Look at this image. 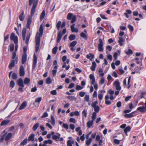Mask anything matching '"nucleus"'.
<instances>
[{
	"label": "nucleus",
	"instance_id": "obj_24",
	"mask_svg": "<svg viewBox=\"0 0 146 146\" xmlns=\"http://www.w3.org/2000/svg\"><path fill=\"white\" fill-rule=\"evenodd\" d=\"M130 130L131 127L129 126H128L124 128V132L127 135V132L129 131H130Z\"/></svg>",
	"mask_w": 146,
	"mask_h": 146
},
{
	"label": "nucleus",
	"instance_id": "obj_47",
	"mask_svg": "<svg viewBox=\"0 0 146 146\" xmlns=\"http://www.w3.org/2000/svg\"><path fill=\"white\" fill-rule=\"evenodd\" d=\"M72 20L71 21V23H74L76 20V17L75 15L73 16V17L71 19Z\"/></svg>",
	"mask_w": 146,
	"mask_h": 146
},
{
	"label": "nucleus",
	"instance_id": "obj_42",
	"mask_svg": "<svg viewBox=\"0 0 146 146\" xmlns=\"http://www.w3.org/2000/svg\"><path fill=\"white\" fill-rule=\"evenodd\" d=\"M15 83L14 81L13 80H11L10 82V87L11 88H13L14 87V86H15Z\"/></svg>",
	"mask_w": 146,
	"mask_h": 146
},
{
	"label": "nucleus",
	"instance_id": "obj_41",
	"mask_svg": "<svg viewBox=\"0 0 146 146\" xmlns=\"http://www.w3.org/2000/svg\"><path fill=\"white\" fill-rule=\"evenodd\" d=\"M58 49V47L56 46L54 47L52 50V52L53 54H55L57 52Z\"/></svg>",
	"mask_w": 146,
	"mask_h": 146
},
{
	"label": "nucleus",
	"instance_id": "obj_4",
	"mask_svg": "<svg viewBox=\"0 0 146 146\" xmlns=\"http://www.w3.org/2000/svg\"><path fill=\"white\" fill-rule=\"evenodd\" d=\"M38 0H36L33 3V7L31 9V16L32 17L35 12V9L37 6Z\"/></svg>",
	"mask_w": 146,
	"mask_h": 146
},
{
	"label": "nucleus",
	"instance_id": "obj_50",
	"mask_svg": "<svg viewBox=\"0 0 146 146\" xmlns=\"http://www.w3.org/2000/svg\"><path fill=\"white\" fill-rule=\"evenodd\" d=\"M94 108V111L96 112L97 113L99 112L100 110V108L99 106H97L96 107Z\"/></svg>",
	"mask_w": 146,
	"mask_h": 146
},
{
	"label": "nucleus",
	"instance_id": "obj_15",
	"mask_svg": "<svg viewBox=\"0 0 146 146\" xmlns=\"http://www.w3.org/2000/svg\"><path fill=\"white\" fill-rule=\"evenodd\" d=\"M15 60H11V63L9 65V68L11 69L12 68L14 67L15 66Z\"/></svg>",
	"mask_w": 146,
	"mask_h": 146
},
{
	"label": "nucleus",
	"instance_id": "obj_43",
	"mask_svg": "<svg viewBox=\"0 0 146 146\" xmlns=\"http://www.w3.org/2000/svg\"><path fill=\"white\" fill-rule=\"evenodd\" d=\"M51 123L52 125H54L55 123V120L54 117L53 116H51Z\"/></svg>",
	"mask_w": 146,
	"mask_h": 146
},
{
	"label": "nucleus",
	"instance_id": "obj_6",
	"mask_svg": "<svg viewBox=\"0 0 146 146\" xmlns=\"http://www.w3.org/2000/svg\"><path fill=\"white\" fill-rule=\"evenodd\" d=\"M113 85L115 87L117 90L119 91L121 90V87L120 86V83L118 80H115L113 83Z\"/></svg>",
	"mask_w": 146,
	"mask_h": 146
},
{
	"label": "nucleus",
	"instance_id": "obj_22",
	"mask_svg": "<svg viewBox=\"0 0 146 146\" xmlns=\"http://www.w3.org/2000/svg\"><path fill=\"white\" fill-rule=\"evenodd\" d=\"M35 135L33 134H31L29 137L28 140L29 141H33L34 139Z\"/></svg>",
	"mask_w": 146,
	"mask_h": 146
},
{
	"label": "nucleus",
	"instance_id": "obj_7",
	"mask_svg": "<svg viewBox=\"0 0 146 146\" xmlns=\"http://www.w3.org/2000/svg\"><path fill=\"white\" fill-rule=\"evenodd\" d=\"M32 17L30 16H29L28 17L27 21V28L29 29H30V25L32 22Z\"/></svg>",
	"mask_w": 146,
	"mask_h": 146
},
{
	"label": "nucleus",
	"instance_id": "obj_28",
	"mask_svg": "<svg viewBox=\"0 0 146 146\" xmlns=\"http://www.w3.org/2000/svg\"><path fill=\"white\" fill-rule=\"evenodd\" d=\"M93 121L91 120L88 121L87 123V125L88 128H90L93 123Z\"/></svg>",
	"mask_w": 146,
	"mask_h": 146
},
{
	"label": "nucleus",
	"instance_id": "obj_36",
	"mask_svg": "<svg viewBox=\"0 0 146 146\" xmlns=\"http://www.w3.org/2000/svg\"><path fill=\"white\" fill-rule=\"evenodd\" d=\"M30 82V79L26 78H25L24 80V83L25 84H29Z\"/></svg>",
	"mask_w": 146,
	"mask_h": 146
},
{
	"label": "nucleus",
	"instance_id": "obj_61",
	"mask_svg": "<svg viewBox=\"0 0 146 146\" xmlns=\"http://www.w3.org/2000/svg\"><path fill=\"white\" fill-rule=\"evenodd\" d=\"M67 143L68 146H72V143H73V142L72 141L71 142L70 140H69L68 141Z\"/></svg>",
	"mask_w": 146,
	"mask_h": 146
},
{
	"label": "nucleus",
	"instance_id": "obj_25",
	"mask_svg": "<svg viewBox=\"0 0 146 146\" xmlns=\"http://www.w3.org/2000/svg\"><path fill=\"white\" fill-rule=\"evenodd\" d=\"M45 15V12L44 10L42 11L41 13L40 17V21H42L44 18V17Z\"/></svg>",
	"mask_w": 146,
	"mask_h": 146
},
{
	"label": "nucleus",
	"instance_id": "obj_40",
	"mask_svg": "<svg viewBox=\"0 0 146 146\" xmlns=\"http://www.w3.org/2000/svg\"><path fill=\"white\" fill-rule=\"evenodd\" d=\"M30 34L28 35L27 36L25 42L27 44L29 43V39L30 38Z\"/></svg>",
	"mask_w": 146,
	"mask_h": 146
},
{
	"label": "nucleus",
	"instance_id": "obj_63",
	"mask_svg": "<svg viewBox=\"0 0 146 146\" xmlns=\"http://www.w3.org/2000/svg\"><path fill=\"white\" fill-rule=\"evenodd\" d=\"M108 93L111 95H113L114 93V92L111 89H110L108 91Z\"/></svg>",
	"mask_w": 146,
	"mask_h": 146
},
{
	"label": "nucleus",
	"instance_id": "obj_53",
	"mask_svg": "<svg viewBox=\"0 0 146 146\" xmlns=\"http://www.w3.org/2000/svg\"><path fill=\"white\" fill-rule=\"evenodd\" d=\"M16 52H13L12 53V59L13 60H14L16 56Z\"/></svg>",
	"mask_w": 146,
	"mask_h": 146
},
{
	"label": "nucleus",
	"instance_id": "obj_2",
	"mask_svg": "<svg viewBox=\"0 0 146 146\" xmlns=\"http://www.w3.org/2000/svg\"><path fill=\"white\" fill-rule=\"evenodd\" d=\"M89 78L92 80L91 84L94 85L95 89L96 90H97L98 88V85L97 84L95 83V80L94 76L92 74H90L89 76Z\"/></svg>",
	"mask_w": 146,
	"mask_h": 146
},
{
	"label": "nucleus",
	"instance_id": "obj_19",
	"mask_svg": "<svg viewBox=\"0 0 146 146\" xmlns=\"http://www.w3.org/2000/svg\"><path fill=\"white\" fill-rule=\"evenodd\" d=\"M10 121V120L8 119L4 120L1 123V126L5 125L8 124Z\"/></svg>",
	"mask_w": 146,
	"mask_h": 146
},
{
	"label": "nucleus",
	"instance_id": "obj_20",
	"mask_svg": "<svg viewBox=\"0 0 146 146\" xmlns=\"http://www.w3.org/2000/svg\"><path fill=\"white\" fill-rule=\"evenodd\" d=\"M135 111L131 112V113L128 114H125L124 115V116L126 118H131L134 116L133 113Z\"/></svg>",
	"mask_w": 146,
	"mask_h": 146
},
{
	"label": "nucleus",
	"instance_id": "obj_32",
	"mask_svg": "<svg viewBox=\"0 0 146 146\" xmlns=\"http://www.w3.org/2000/svg\"><path fill=\"white\" fill-rule=\"evenodd\" d=\"M73 16V14L71 13H69L68 14L67 18L68 20H71Z\"/></svg>",
	"mask_w": 146,
	"mask_h": 146
},
{
	"label": "nucleus",
	"instance_id": "obj_8",
	"mask_svg": "<svg viewBox=\"0 0 146 146\" xmlns=\"http://www.w3.org/2000/svg\"><path fill=\"white\" fill-rule=\"evenodd\" d=\"M37 57L36 56L35 54H34L33 62V69H35L36 67V63L37 62Z\"/></svg>",
	"mask_w": 146,
	"mask_h": 146
},
{
	"label": "nucleus",
	"instance_id": "obj_13",
	"mask_svg": "<svg viewBox=\"0 0 146 146\" xmlns=\"http://www.w3.org/2000/svg\"><path fill=\"white\" fill-rule=\"evenodd\" d=\"M94 55L91 53H90L88 54L86 56V58L88 59H89L90 60L92 61V59L94 57Z\"/></svg>",
	"mask_w": 146,
	"mask_h": 146
},
{
	"label": "nucleus",
	"instance_id": "obj_5",
	"mask_svg": "<svg viewBox=\"0 0 146 146\" xmlns=\"http://www.w3.org/2000/svg\"><path fill=\"white\" fill-rule=\"evenodd\" d=\"M10 39L11 40L14 41L15 44H17V43L18 38L17 36H15L14 33H12L11 34Z\"/></svg>",
	"mask_w": 146,
	"mask_h": 146
},
{
	"label": "nucleus",
	"instance_id": "obj_49",
	"mask_svg": "<svg viewBox=\"0 0 146 146\" xmlns=\"http://www.w3.org/2000/svg\"><path fill=\"white\" fill-rule=\"evenodd\" d=\"M24 18V16L23 15V13L22 15H20L19 16V19L20 21H23Z\"/></svg>",
	"mask_w": 146,
	"mask_h": 146
},
{
	"label": "nucleus",
	"instance_id": "obj_64",
	"mask_svg": "<svg viewBox=\"0 0 146 146\" xmlns=\"http://www.w3.org/2000/svg\"><path fill=\"white\" fill-rule=\"evenodd\" d=\"M98 97L99 100L101 101L102 99L103 98V95L101 94H98Z\"/></svg>",
	"mask_w": 146,
	"mask_h": 146
},
{
	"label": "nucleus",
	"instance_id": "obj_23",
	"mask_svg": "<svg viewBox=\"0 0 146 146\" xmlns=\"http://www.w3.org/2000/svg\"><path fill=\"white\" fill-rule=\"evenodd\" d=\"M12 136V133H8L5 138V141L9 140L11 137Z\"/></svg>",
	"mask_w": 146,
	"mask_h": 146
},
{
	"label": "nucleus",
	"instance_id": "obj_59",
	"mask_svg": "<svg viewBox=\"0 0 146 146\" xmlns=\"http://www.w3.org/2000/svg\"><path fill=\"white\" fill-rule=\"evenodd\" d=\"M120 142V141L117 139H114L113 141L114 143L115 144H119Z\"/></svg>",
	"mask_w": 146,
	"mask_h": 146
},
{
	"label": "nucleus",
	"instance_id": "obj_52",
	"mask_svg": "<svg viewBox=\"0 0 146 146\" xmlns=\"http://www.w3.org/2000/svg\"><path fill=\"white\" fill-rule=\"evenodd\" d=\"M69 121L71 122L75 123L76 122V120L75 118H70L69 119Z\"/></svg>",
	"mask_w": 146,
	"mask_h": 146
},
{
	"label": "nucleus",
	"instance_id": "obj_9",
	"mask_svg": "<svg viewBox=\"0 0 146 146\" xmlns=\"http://www.w3.org/2000/svg\"><path fill=\"white\" fill-rule=\"evenodd\" d=\"M20 75L21 76H23L25 75V73L24 68L22 66H20Z\"/></svg>",
	"mask_w": 146,
	"mask_h": 146
},
{
	"label": "nucleus",
	"instance_id": "obj_48",
	"mask_svg": "<svg viewBox=\"0 0 146 146\" xmlns=\"http://www.w3.org/2000/svg\"><path fill=\"white\" fill-rule=\"evenodd\" d=\"M14 44H11L10 46V50L12 52L14 50Z\"/></svg>",
	"mask_w": 146,
	"mask_h": 146
},
{
	"label": "nucleus",
	"instance_id": "obj_17",
	"mask_svg": "<svg viewBox=\"0 0 146 146\" xmlns=\"http://www.w3.org/2000/svg\"><path fill=\"white\" fill-rule=\"evenodd\" d=\"M18 84L19 86L22 88L24 87V85L23 84V81L22 79L20 78L19 79L18 81Z\"/></svg>",
	"mask_w": 146,
	"mask_h": 146
},
{
	"label": "nucleus",
	"instance_id": "obj_12",
	"mask_svg": "<svg viewBox=\"0 0 146 146\" xmlns=\"http://www.w3.org/2000/svg\"><path fill=\"white\" fill-rule=\"evenodd\" d=\"M26 29L25 28H24L22 30V36L23 40L24 41L25 40L26 34Z\"/></svg>",
	"mask_w": 146,
	"mask_h": 146
},
{
	"label": "nucleus",
	"instance_id": "obj_27",
	"mask_svg": "<svg viewBox=\"0 0 146 146\" xmlns=\"http://www.w3.org/2000/svg\"><path fill=\"white\" fill-rule=\"evenodd\" d=\"M119 40L118 41V42L119 45L121 46H122V45H123V43H122V42L124 41V39H123V38L121 37H119Z\"/></svg>",
	"mask_w": 146,
	"mask_h": 146
},
{
	"label": "nucleus",
	"instance_id": "obj_55",
	"mask_svg": "<svg viewBox=\"0 0 146 146\" xmlns=\"http://www.w3.org/2000/svg\"><path fill=\"white\" fill-rule=\"evenodd\" d=\"M72 31V32H75L76 33H77L78 31V29L77 28H75L74 27V29L73 28V29H71Z\"/></svg>",
	"mask_w": 146,
	"mask_h": 146
},
{
	"label": "nucleus",
	"instance_id": "obj_57",
	"mask_svg": "<svg viewBox=\"0 0 146 146\" xmlns=\"http://www.w3.org/2000/svg\"><path fill=\"white\" fill-rule=\"evenodd\" d=\"M83 88V87H81L79 85H77L76 87V89L77 90H79L82 89Z\"/></svg>",
	"mask_w": 146,
	"mask_h": 146
},
{
	"label": "nucleus",
	"instance_id": "obj_46",
	"mask_svg": "<svg viewBox=\"0 0 146 146\" xmlns=\"http://www.w3.org/2000/svg\"><path fill=\"white\" fill-rule=\"evenodd\" d=\"M126 54L127 55H129L133 54V51L130 49H129L127 52H125Z\"/></svg>",
	"mask_w": 146,
	"mask_h": 146
},
{
	"label": "nucleus",
	"instance_id": "obj_10",
	"mask_svg": "<svg viewBox=\"0 0 146 146\" xmlns=\"http://www.w3.org/2000/svg\"><path fill=\"white\" fill-rule=\"evenodd\" d=\"M137 110L141 112H144L146 111V108L144 106L139 107L137 108Z\"/></svg>",
	"mask_w": 146,
	"mask_h": 146
},
{
	"label": "nucleus",
	"instance_id": "obj_60",
	"mask_svg": "<svg viewBox=\"0 0 146 146\" xmlns=\"http://www.w3.org/2000/svg\"><path fill=\"white\" fill-rule=\"evenodd\" d=\"M128 27L130 29L131 31H133V27L130 25H129L128 26Z\"/></svg>",
	"mask_w": 146,
	"mask_h": 146
},
{
	"label": "nucleus",
	"instance_id": "obj_14",
	"mask_svg": "<svg viewBox=\"0 0 146 146\" xmlns=\"http://www.w3.org/2000/svg\"><path fill=\"white\" fill-rule=\"evenodd\" d=\"M57 135H54L52 137V138L56 141H58L60 137V134L59 133H56Z\"/></svg>",
	"mask_w": 146,
	"mask_h": 146
},
{
	"label": "nucleus",
	"instance_id": "obj_45",
	"mask_svg": "<svg viewBox=\"0 0 146 146\" xmlns=\"http://www.w3.org/2000/svg\"><path fill=\"white\" fill-rule=\"evenodd\" d=\"M77 44V42L74 41L72 42L70 44V46L71 47H74Z\"/></svg>",
	"mask_w": 146,
	"mask_h": 146
},
{
	"label": "nucleus",
	"instance_id": "obj_51",
	"mask_svg": "<svg viewBox=\"0 0 146 146\" xmlns=\"http://www.w3.org/2000/svg\"><path fill=\"white\" fill-rule=\"evenodd\" d=\"M105 82V78L104 77H102L101 80L100 81V83L101 84H103Z\"/></svg>",
	"mask_w": 146,
	"mask_h": 146
},
{
	"label": "nucleus",
	"instance_id": "obj_39",
	"mask_svg": "<svg viewBox=\"0 0 146 146\" xmlns=\"http://www.w3.org/2000/svg\"><path fill=\"white\" fill-rule=\"evenodd\" d=\"M61 25V22L59 21L56 25V27L57 28L58 30H59Z\"/></svg>",
	"mask_w": 146,
	"mask_h": 146
},
{
	"label": "nucleus",
	"instance_id": "obj_16",
	"mask_svg": "<svg viewBox=\"0 0 146 146\" xmlns=\"http://www.w3.org/2000/svg\"><path fill=\"white\" fill-rule=\"evenodd\" d=\"M62 35L61 34L60 32L58 33L57 36V43H59L60 42L62 37Z\"/></svg>",
	"mask_w": 146,
	"mask_h": 146
},
{
	"label": "nucleus",
	"instance_id": "obj_29",
	"mask_svg": "<svg viewBox=\"0 0 146 146\" xmlns=\"http://www.w3.org/2000/svg\"><path fill=\"white\" fill-rule=\"evenodd\" d=\"M92 141V138H90L86 140V145L87 146H89Z\"/></svg>",
	"mask_w": 146,
	"mask_h": 146
},
{
	"label": "nucleus",
	"instance_id": "obj_1",
	"mask_svg": "<svg viewBox=\"0 0 146 146\" xmlns=\"http://www.w3.org/2000/svg\"><path fill=\"white\" fill-rule=\"evenodd\" d=\"M39 32V33L38 32L37 33L35 37V42L36 43L35 48L36 52H37L38 50L40 41V37L42 36L43 34V29L42 24L40 26Z\"/></svg>",
	"mask_w": 146,
	"mask_h": 146
},
{
	"label": "nucleus",
	"instance_id": "obj_30",
	"mask_svg": "<svg viewBox=\"0 0 146 146\" xmlns=\"http://www.w3.org/2000/svg\"><path fill=\"white\" fill-rule=\"evenodd\" d=\"M39 124L38 123H36L33 127V130L34 131H35L39 127Z\"/></svg>",
	"mask_w": 146,
	"mask_h": 146
},
{
	"label": "nucleus",
	"instance_id": "obj_21",
	"mask_svg": "<svg viewBox=\"0 0 146 146\" xmlns=\"http://www.w3.org/2000/svg\"><path fill=\"white\" fill-rule=\"evenodd\" d=\"M27 105V102H24L22 103L20 106L19 109V110H21L25 108Z\"/></svg>",
	"mask_w": 146,
	"mask_h": 146
},
{
	"label": "nucleus",
	"instance_id": "obj_58",
	"mask_svg": "<svg viewBox=\"0 0 146 146\" xmlns=\"http://www.w3.org/2000/svg\"><path fill=\"white\" fill-rule=\"evenodd\" d=\"M50 94L52 95H55L56 94L57 92L56 90H53L50 92Z\"/></svg>",
	"mask_w": 146,
	"mask_h": 146
},
{
	"label": "nucleus",
	"instance_id": "obj_26",
	"mask_svg": "<svg viewBox=\"0 0 146 146\" xmlns=\"http://www.w3.org/2000/svg\"><path fill=\"white\" fill-rule=\"evenodd\" d=\"M96 64L95 62H93L92 63V66L90 67L91 69L93 71H94L95 70Z\"/></svg>",
	"mask_w": 146,
	"mask_h": 146
},
{
	"label": "nucleus",
	"instance_id": "obj_56",
	"mask_svg": "<svg viewBox=\"0 0 146 146\" xmlns=\"http://www.w3.org/2000/svg\"><path fill=\"white\" fill-rule=\"evenodd\" d=\"M85 94V92L81 91L79 93V95L81 97H83L84 96Z\"/></svg>",
	"mask_w": 146,
	"mask_h": 146
},
{
	"label": "nucleus",
	"instance_id": "obj_11",
	"mask_svg": "<svg viewBox=\"0 0 146 146\" xmlns=\"http://www.w3.org/2000/svg\"><path fill=\"white\" fill-rule=\"evenodd\" d=\"M52 141L50 139H48L47 140H45L43 141V144L42 146H47V144H51L52 143Z\"/></svg>",
	"mask_w": 146,
	"mask_h": 146
},
{
	"label": "nucleus",
	"instance_id": "obj_33",
	"mask_svg": "<svg viewBox=\"0 0 146 146\" xmlns=\"http://www.w3.org/2000/svg\"><path fill=\"white\" fill-rule=\"evenodd\" d=\"M67 98L70 101H73L76 100V98L74 96H69Z\"/></svg>",
	"mask_w": 146,
	"mask_h": 146
},
{
	"label": "nucleus",
	"instance_id": "obj_38",
	"mask_svg": "<svg viewBox=\"0 0 146 146\" xmlns=\"http://www.w3.org/2000/svg\"><path fill=\"white\" fill-rule=\"evenodd\" d=\"M27 139H25L23 141H22L20 144V145H24L27 143Z\"/></svg>",
	"mask_w": 146,
	"mask_h": 146
},
{
	"label": "nucleus",
	"instance_id": "obj_62",
	"mask_svg": "<svg viewBox=\"0 0 146 146\" xmlns=\"http://www.w3.org/2000/svg\"><path fill=\"white\" fill-rule=\"evenodd\" d=\"M70 128L72 130H74L75 128V126L74 124H70L69 125Z\"/></svg>",
	"mask_w": 146,
	"mask_h": 146
},
{
	"label": "nucleus",
	"instance_id": "obj_31",
	"mask_svg": "<svg viewBox=\"0 0 146 146\" xmlns=\"http://www.w3.org/2000/svg\"><path fill=\"white\" fill-rule=\"evenodd\" d=\"M42 99V98L41 97H40L38 98H37L35 99V102L38 103V104L37 105V107H38L39 106V104L40 103V102L41 101Z\"/></svg>",
	"mask_w": 146,
	"mask_h": 146
},
{
	"label": "nucleus",
	"instance_id": "obj_54",
	"mask_svg": "<svg viewBox=\"0 0 146 146\" xmlns=\"http://www.w3.org/2000/svg\"><path fill=\"white\" fill-rule=\"evenodd\" d=\"M12 76L14 80H16L17 79V74L15 73H13L12 74Z\"/></svg>",
	"mask_w": 146,
	"mask_h": 146
},
{
	"label": "nucleus",
	"instance_id": "obj_3",
	"mask_svg": "<svg viewBox=\"0 0 146 146\" xmlns=\"http://www.w3.org/2000/svg\"><path fill=\"white\" fill-rule=\"evenodd\" d=\"M99 43L98 45V50L100 51H103V46L104 44L102 40L100 38L99 40Z\"/></svg>",
	"mask_w": 146,
	"mask_h": 146
},
{
	"label": "nucleus",
	"instance_id": "obj_35",
	"mask_svg": "<svg viewBox=\"0 0 146 146\" xmlns=\"http://www.w3.org/2000/svg\"><path fill=\"white\" fill-rule=\"evenodd\" d=\"M76 36L74 35H71L70 36L69 38L70 40H72L75 39Z\"/></svg>",
	"mask_w": 146,
	"mask_h": 146
},
{
	"label": "nucleus",
	"instance_id": "obj_18",
	"mask_svg": "<svg viewBox=\"0 0 146 146\" xmlns=\"http://www.w3.org/2000/svg\"><path fill=\"white\" fill-rule=\"evenodd\" d=\"M27 55L23 54L22 56V63L23 64H25L27 60Z\"/></svg>",
	"mask_w": 146,
	"mask_h": 146
},
{
	"label": "nucleus",
	"instance_id": "obj_34",
	"mask_svg": "<svg viewBox=\"0 0 146 146\" xmlns=\"http://www.w3.org/2000/svg\"><path fill=\"white\" fill-rule=\"evenodd\" d=\"M96 114L95 112H94L93 113L92 115V121H94V120L95 119L96 117Z\"/></svg>",
	"mask_w": 146,
	"mask_h": 146
},
{
	"label": "nucleus",
	"instance_id": "obj_37",
	"mask_svg": "<svg viewBox=\"0 0 146 146\" xmlns=\"http://www.w3.org/2000/svg\"><path fill=\"white\" fill-rule=\"evenodd\" d=\"M85 101L86 102H89L90 99V96L89 95H86L84 97Z\"/></svg>",
	"mask_w": 146,
	"mask_h": 146
},
{
	"label": "nucleus",
	"instance_id": "obj_44",
	"mask_svg": "<svg viewBox=\"0 0 146 146\" xmlns=\"http://www.w3.org/2000/svg\"><path fill=\"white\" fill-rule=\"evenodd\" d=\"M46 82L47 84H50L51 83V80L50 77H48L46 80Z\"/></svg>",
	"mask_w": 146,
	"mask_h": 146
}]
</instances>
